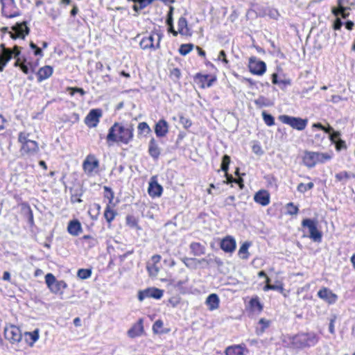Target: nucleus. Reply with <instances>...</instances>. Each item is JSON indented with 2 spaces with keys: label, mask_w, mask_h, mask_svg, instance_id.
I'll return each mask as SVG.
<instances>
[{
  "label": "nucleus",
  "mask_w": 355,
  "mask_h": 355,
  "mask_svg": "<svg viewBox=\"0 0 355 355\" xmlns=\"http://www.w3.org/2000/svg\"><path fill=\"white\" fill-rule=\"evenodd\" d=\"M3 279L5 280V281H10V274L9 272L5 271L3 272Z\"/></svg>",
  "instance_id": "63"
},
{
  "label": "nucleus",
  "mask_w": 355,
  "mask_h": 355,
  "mask_svg": "<svg viewBox=\"0 0 355 355\" xmlns=\"http://www.w3.org/2000/svg\"><path fill=\"white\" fill-rule=\"evenodd\" d=\"M318 296L329 304H334L338 300V295L326 287L319 290Z\"/></svg>",
  "instance_id": "17"
},
{
  "label": "nucleus",
  "mask_w": 355,
  "mask_h": 355,
  "mask_svg": "<svg viewBox=\"0 0 355 355\" xmlns=\"http://www.w3.org/2000/svg\"><path fill=\"white\" fill-rule=\"evenodd\" d=\"M340 9H341V14H340L341 17L343 19H346L347 17H348L349 15V13L348 12H347V10H349V8L347 7H345L343 6H340Z\"/></svg>",
  "instance_id": "52"
},
{
  "label": "nucleus",
  "mask_w": 355,
  "mask_h": 355,
  "mask_svg": "<svg viewBox=\"0 0 355 355\" xmlns=\"http://www.w3.org/2000/svg\"><path fill=\"white\" fill-rule=\"evenodd\" d=\"M148 152L150 156L155 159H157L159 156V148L158 147L154 139H152L150 141Z\"/></svg>",
  "instance_id": "31"
},
{
  "label": "nucleus",
  "mask_w": 355,
  "mask_h": 355,
  "mask_svg": "<svg viewBox=\"0 0 355 355\" xmlns=\"http://www.w3.org/2000/svg\"><path fill=\"white\" fill-rule=\"evenodd\" d=\"M312 127L320 129V130L324 131V132L328 133V134H331L334 131V129L332 127L328 126L327 128H325L320 123H313Z\"/></svg>",
  "instance_id": "41"
},
{
  "label": "nucleus",
  "mask_w": 355,
  "mask_h": 355,
  "mask_svg": "<svg viewBox=\"0 0 355 355\" xmlns=\"http://www.w3.org/2000/svg\"><path fill=\"white\" fill-rule=\"evenodd\" d=\"M341 100V97L338 95L331 96V101L333 103H338Z\"/></svg>",
  "instance_id": "61"
},
{
  "label": "nucleus",
  "mask_w": 355,
  "mask_h": 355,
  "mask_svg": "<svg viewBox=\"0 0 355 355\" xmlns=\"http://www.w3.org/2000/svg\"><path fill=\"white\" fill-rule=\"evenodd\" d=\"M248 67L252 73L258 76L263 75L266 71V63L254 57L250 58Z\"/></svg>",
  "instance_id": "14"
},
{
  "label": "nucleus",
  "mask_w": 355,
  "mask_h": 355,
  "mask_svg": "<svg viewBox=\"0 0 355 355\" xmlns=\"http://www.w3.org/2000/svg\"><path fill=\"white\" fill-rule=\"evenodd\" d=\"M279 119L282 123L288 124L297 130H303L308 123L307 119L288 115H281Z\"/></svg>",
  "instance_id": "9"
},
{
  "label": "nucleus",
  "mask_w": 355,
  "mask_h": 355,
  "mask_svg": "<svg viewBox=\"0 0 355 355\" xmlns=\"http://www.w3.org/2000/svg\"><path fill=\"white\" fill-rule=\"evenodd\" d=\"M45 282L48 288L53 293H58L59 291L66 288L67 286L65 282L56 280L55 276L51 273L46 275Z\"/></svg>",
  "instance_id": "13"
},
{
  "label": "nucleus",
  "mask_w": 355,
  "mask_h": 355,
  "mask_svg": "<svg viewBox=\"0 0 355 355\" xmlns=\"http://www.w3.org/2000/svg\"><path fill=\"white\" fill-rule=\"evenodd\" d=\"M126 221L128 225H129L131 227H135L137 225V221L135 218L132 216H128L126 217Z\"/></svg>",
  "instance_id": "51"
},
{
  "label": "nucleus",
  "mask_w": 355,
  "mask_h": 355,
  "mask_svg": "<svg viewBox=\"0 0 355 355\" xmlns=\"http://www.w3.org/2000/svg\"><path fill=\"white\" fill-rule=\"evenodd\" d=\"M163 326V322L162 321L158 320H157L154 324H153V329L155 332H156L157 331L158 329L161 328Z\"/></svg>",
  "instance_id": "55"
},
{
  "label": "nucleus",
  "mask_w": 355,
  "mask_h": 355,
  "mask_svg": "<svg viewBox=\"0 0 355 355\" xmlns=\"http://www.w3.org/2000/svg\"><path fill=\"white\" fill-rule=\"evenodd\" d=\"M92 275V271L89 269H79L77 272V275L80 279H86L89 278Z\"/></svg>",
  "instance_id": "36"
},
{
  "label": "nucleus",
  "mask_w": 355,
  "mask_h": 355,
  "mask_svg": "<svg viewBox=\"0 0 355 355\" xmlns=\"http://www.w3.org/2000/svg\"><path fill=\"white\" fill-rule=\"evenodd\" d=\"M104 190H105L104 196L105 198H107L109 200L107 205H110L111 206H112L113 200H114V192L112 191V189L110 187H106V186L104 187Z\"/></svg>",
  "instance_id": "34"
},
{
  "label": "nucleus",
  "mask_w": 355,
  "mask_h": 355,
  "mask_svg": "<svg viewBox=\"0 0 355 355\" xmlns=\"http://www.w3.org/2000/svg\"><path fill=\"white\" fill-rule=\"evenodd\" d=\"M67 90L71 91V95H73L76 92L79 93L81 96H84L85 94V92L82 88L78 87H68Z\"/></svg>",
  "instance_id": "46"
},
{
  "label": "nucleus",
  "mask_w": 355,
  "mask_h": 355,
  "mask_svg": "<svg viewBox=\"0 0 355 355\" xmlns=\"http://www.w3.org/2000/svg\"><path fill=\"white\" fill-rule=\"evenodd\" d=\"M298 212L297 207L295 206L292 202L287 205V213L290 215L297 214Z\"/></svg>",
  "instance_id": "43"
},
{
  "label": "nucleus",
  "mask_w": 355,
  "mask_h": 355,
  "mask_svg": "<svg viewBox=\"0 0 355 355\" xmlns=\"http://www.w3.org/2000/svg\"><path fill=\"white\" fill-rule=\"evenodd\" d=\"M162 34L159 32H152L148 36H145L141 40L139 45L141 49H158Z\"/></svg>",
  "instance_id": "7"
},
{
  "label": "nucleus",
  "mask_w": 355,
  "mask_h": 355,
  "mask_svg": "<svg viewBox=\"0 0 355 355\" xmlns=\"http://www.w3.org/2000/svg\"><path fill=\"white\" fill-rule=\"evenodd\" d=\"M343 26V22L340 19L337 18L334 24V28L335 30H340Z\"/></svg>",
  "instance_id": "54"
},
{
  "label": "nucleus",
  "mask_w": 355,
  "mask_h": 355,
  "mask_svg": "<svg viewBox=\"0 0 355 355\" xmlns=\"http://www.w3.org/2000/svg\"><path fill=\"white\" fill-rule=\"evenodd\" d=\"M250 304L252 309H257L258 311L262 310V305L261 304L258 297L251 299Z\"/></svg>",
  "instance_id": "40"
},
{
  "label": "nucleus",
  "mask_w": 355,
  "mask_h": 355,
  "mask_svg": "<svg viewBox=\"0 0 355 355\" xmlns=\"http://www.w3.org/2000/svg\"><path fill=\"white\" fill-rule=\"evenodd\" d=\"M180 121L185 128H189L191 125V122L186 118L182 117Z\"/></svg>",
  "instance_id": "56"
},
{
  "label": "nucleus",
  "mask_w": 355,
  "mask_h": 355,
  "mask_svg": "<svg viewBox=\"0 0 355 355\" xmlns=\"http://www.w3.org/2000/svg\"><path fill=\"white\" fill-rule=\"evenodd\" d=\"M4 338L10 344H18L22 339V334L19 327L15 325H9L4 328Z\"/></svg>",
  "instance_id": "8"
},
{
  "label": "nucleus",
  "mask_w": 355,
  "mask_h": 355,
  "mask_svg": "<svg viewBox=\"0 0 355 355\" xmlns=\"http://www.w3.org/2000/svg\"><path fill=\"white\" fill-rule=\"evenodd\" d=\"M259 323L262 324V328L261 329V333H263L265 331V329L269 326V322L264 318H261L259 320Z\"/></svg>",
  "instance_id": "53"
},
{
  "label": "nucleus",
  "mask_w": 355,
  "mask_h": 355,
  "mask_svg": "<svg viewBox=\"0 0 355 355\" xmlns=\"http://www.w3.org/2000/svg\"><path fill=\"white\" fill-rule=\"evenodd\" d=\"M53 73V68L50 66H44L40 68L37 72L38 81L41 82L49 78Z\"/></svg>",
  "instance_id": "26"
},
{
  "label": "nucleus",
  "mask_w": 355,
  "mask_h": 355,
  "mask_svg": "<svg viewBox=\"0 0 355 355\" xmlns=\"http://www.w3.org/2000/svg\"><path fill=\"white\" fill-rule=\"evenodd\" d=\"M250 243L248 242L244 243L239 250V255L243 259H248L249 257L248 248Z\"/></svg>",
  "instance_id": "33"
},
{
  "label": "nucleus",
  "mask_w": 355,
  "mask_h": 355,
  "mask_svg": "<svg viewBox=\"0 0 355 355\" xmlns=\"http://www.w3.org/2000/svg\"><path fill=\"white\" fill-rule=\"evenodd\" d=\"M133 137V128L125 127L119 123H115L109 130L107 135V142L128 144Z\"/></svg>",
  "instance_id": "2"
},
{
  "label": "nucleus",
  "mask_w": 355,
  "mask_h": 355,
  "mask_svg": "<svg viewBox=\"0 0 355 355\" xmlns=\"http://www.w3.org/2000/svg\"><path fill=\"white\" fill-rule=\"evenodd\" d=\"M138 129L141 132L148 133L150 131L149 125L146 122L139 123Z\"/></svg>",
  "instance_id": "44"
},
{
  "label": "nucleus",
  "mask_w": 355,
  "mask_h": 355,
  "mask_svg": "<svg viewBox=\"0 0 355 355\" xmlns=\"http://www.w3.org/2000/svg\"><path fill=\"white\" fill-rule=\"evenodd\" d=\"M338 8H332V13L335 15V16H338L341 14V9H340V6H343L342 5V1L341 0H338Z\"/></svg>",
  "instance_id": "50"
},
{
  "label": "nucleus",
  "mask_w": 355,
  "mask_h": 355,
  "mask_svg": "<svg viewBox=\"0 0 355 355\" xmlns=\"http://www.w3.org/2000/svg\"><path fill=\"white\" fill-rule=\"evenodd\" d=\"M218 60H221L225 64H227L228 63V60L226 58L225 52L223 50H222L219 52V54L218 56Z\"/></svg>",
  "instance_id": "48"
},
{
  "label": "nucleus",
  "mask_w": 355,
  "mask_h": 355,
  "mask_svg": "<svg viewBox=\"0 0 355 355\" xmlns=\"http://www.w3.org/2000/svg\"><path fill=\"white\" fill-rule=\"evenodd\" d=\"M30 46L32 49L34 50L35 55H36V56L39 55L40 57L43 56V53L42 51V49L40 48L37 47V45L35 44L33 42H31Z\"/></svg>",
  "instance_id": "45"
},
{
  "label": "nucleus",
  "mask_w": 355,
  "mask_h": 355,
  "mask_svg": "<svg viewBox=\"0 0 355 355\" xmlns=\"http://www.w3.org/2000/svg\"><path fill=\"white\" fill-rule=\"evenodd\" d=\"M1 3V12L4 17L12 18L20 15L18 8L14 0H0Z\"/></svg>",
  "instance_id": "10"
},
{
  "label": "nucleus",
  "mask_w": 355,
  "mask_h": 355,
  "mask_svg": "<svg viewBox=\"0 0 355 355\" xmlns=\"http://www.w3.org/2000/svg\"><path fill=\"white\" fill-rule=\"evenodd\" d=\"M67 230L70 234L73 236H78L82 232L83 228L78 220H73L69 223Z\"/></svg>",
  "instance_id": "23"
},
{
  "label": "nucleus",
  "mask_w": 355,
  "mask_h": 355,
  "mask_svg": "<svg viewBox=\"0 0 355 355\" xmlns=\"http://www.w3.org/2000/svg\"><path fill=\"white\" fill-rule=\"evenodd\" d=\"M163 293L164 292L161 289L149 288L144 291H140L138 294V299L141 302L148 297L160 299L163 296Z\"/></svg>",
  "instance_id": "15"
},
{
  "label": "nucleus",
  "mask_w": 355,
  "mask_h": 355,
  "mask_svg": "<svg viewBox=\"0 0 355 355\" xmlns=\"http://www.w3.org/2000/svg\"><path fill=\"white\" fill-rule=\"evenodd\" d=\"M189 248L194 256H201L205 254V247L198 242H192Z\"/></svg>",
  "instance_id": "25"
},
{
  "label": "nucleus",
  "mask_w": 355,
  "mask_h": 355,
  "mask_svg": "<svg viewBox=\"0 0 355 355\" xmlns=\"http://www.w3.org/2000/svg\"><path fill=\"white\" fill-rule=\"evenodd\" d=\"M220 248L226 252H232L236 248V241L232 236H226L221 241Z\"/></svg>",
  "instance_id": "22"
},
{
  "label": "nucleus",
  "mask_w": 355,
  "mask_h": 355,
  "mask_svg": "<svg viewBox=\"0 0 355 355\" xmlns=\"http://www.w3.org/2000/svg\"><path fill=\"white\" fill-rule=\"evenodd\" d=\"M178 28L180 34L182 35H191L192 33L188 27L187 19L182 17L179 19L178 22Z\"/></svg>",
  "instance_id": "24"
},
{
  "label": "nucleus",
  "mask_w": 355,
  "mask_h": 355,
  "mask_svg": "<svg viewBox=\"0 0 355 355\" xmlns=\"http://www.w3.org/2000/svg\"><path fill=\"white\" fill-rule=\"evenodd\" d=\"M262 116L266 125L271 126L275 124V119L272 115L267 114L266 112H263Z\"/></svg>",
  "instance_id": "38"
},
{
  "label": "nucleus",
  "mask_w": 355,
  "mask_h": 355,
  "mask_svg": "<svg viewBox=\"0 0 355 355\" xmlns=\"http://www.w3.org/2000/svg\"><path fill=\"white\" fill-rule=\"evenodd\" d=\"M317 343L318 338L315 334H298L293 339V344L297 348L313 346Z\"/></svg>",
  "instance_id": "5"
},
{
  "label": "nucleus",
  "mask_w": 355,
  "mask_h": 355,
  "mask_svg": "<svg viewBox=\"0 0 355 355\" xmlns=\"http://www.w3.org/2000/svg\"><path fill=\"white\" fill-rule=\"evenodd\" d=\"M12 31H9L8 27L2 28L3 31L8 32L10 37L12 39L22 38L24 39L26 35L29 33V28H28L26 22L18 23L12 27Z\"/></svg>",
  "instance_id": "11"
},
{
  "label": "nucleus",
  "mask_w": 355,
  "mask_h": 355,
  "mask_svg": "<svg viewBox=\"0 0 355 355\" xmlns=\"http://www.w3.org/2000/svg\"><path fill=\"white\" fill-rule=\"evenodd\" d=\"M193 48V44H182L179 49V52L181 55H186L192 51Z\"/></svg>",
  "instance_id": "35"
},
{
  "label": "nucleus",
  "mask_w": 355,
  "mask_h": 355,
  "mask_svg": "<svg viewBox=\"0 0 355 355\" xmlns=\"http://www.w3.org/2000/svg\"><path fill=\"white\" fill-rule=\"evenodd\" d=\"M102 116V111L99 109L92 110L85 119V124L90 127H96Z\"/></svg>",
  "instance_id": "16"
},
{
  "label": "nucleus",
  "mask_w": 355,
  "mask_h": 355,
  "mask_svg": "<svg viewBox=\"0 0 355 355\" xmlns=\"http://www.w3.org/2000/svg\"><path fill=\"white\" fill-rule=\"evenodd\" d=\"M332 157V153H319L306 151L303 156V162L309 168H312L317 164L324 163Z\"/></svg>",
  "instance_id": "4"
},
{
  "label": "nucleus",
  "mask_w": 355,
  "mask_h": 355,
  "mask_svg": "<svg viewBox=\"0 0 355 355\" xmlns=\"http://www.w3.org/2000/svg\"><path fill=\"white\" fill-rule=\"evenodd\" d=\"M230 163V157L225 155L223 157L222 164H221V169L225 173V175L227 177V180L230 182H234V178L232 175H229L227 173L229 169V165Z\"/></svg>",
  "instance_id": "29"
},
{
  "label": "nucleus",
  "mask_w": 355,
  "mask_h": 355,
  "mask_svg": "<svg viewBox=\"0 0 355 355\" xmlns=\"http://www.w3.org/2000/svg\"><path fill=\"white\" fill-rule=\"evenodd\" d=\"M163 191V187L158 184L156 176H153L149 182L148 193L153 198L161 196Z\"/></svg>",
  "instance_id": "18"
},
{
  "label": "nucleus",
  "mask_w": 355,
  "mask_h": 355,
  "mask_svg": "<svg viewBox=\"0 0 355 355\" xmlns=\"http://www.w3.org/2000/svg\"><path fill=\"white\" fill-rule=\"evenodd\" d=\"M114 205H115L113 204L112 206H111L110 205H107L106 206L104 212V217L108 223H111L114 219L115 216L116 214L114 210L113 209Z\"/></svg>",
  "instance_id": "32"
},
{
  "label": "nucleus",
  "mask_w": 355,
  "mask_h": 355,
  "mask_svg": "<svg viewBox=\"0 0 355 355\" xmlns=\"http://www.w3.org/2000/svg\"><path fill=\"white\" fill-rule=\"evenodd\" d=\"M252 150L256 154H261L262 153L261 148L260 146L258 144L253 145Z\"/></svg>",
  "instance_id": "57"
},
{
  "label": "nucleus",
  "mask_w": 355,
  "mask_h": 355,
  "mask_svg": "<svg viewBox=\"0 0 355 355\" xmlns=\"http://www.w3.org/2000/svg\"><path fill=\"white\" fill-rule=\"evenodd\" d=\"M31 134L26 131L18 134V142L20 144L19 152L21 156L31 157L36 155L39 150L38 143L31 139Z\"/></svg>",
  "instance_id": "3"
},
{
  "label": "nucleus",
  "mask_w": 355,
  "mask_h": 355,
  "mask_svg": "<svg viewBox=\"0 0 355 355\" xmlns=\"http://www.w3.org/2000/svg\"><path fill=\"white\" fill-rule=\"evenodd\" d=\"M161 260V256L159 255H154L152 257V259H151V261H152V263L153 264H157V263H159Z\"/></svg>",
  "instance_id": "58"
},
{
  "label": "nucleus",
  "mask_w": 355,
  "mask_h": 355,
  "mask_svg": "<svg viewBox=\"0 0 355 355\" xmlns=\"http://www.w3.org/2000/svg\"><path fill=\"white\" fill-rule=\"evenodd\" d=\"M24 338L26 342L32 347L39 339V329H36L32 332H26L24 334Z\"/></svg>",
  "instance_id": "28"
},
{
  "label": "nucleus",
  "mask_w": 355,
  "mask_h": 355,
  "mask_svg": "<svg viewBox=\"0 0 355 355\" xmlns=\"http://www.w3.org/2000/svg\"><path fill=\"white\" fill-rule=\"evenodd\" d=\"M20 47L18 46L15 45L12 50L10 48H6L4 44H1L0 45V71H3L12 57L16 59L15 66L19 67L24 73L27 74L30 71H33L34 67L32 64L28 62L25 57H20Z\"/></svg>",
  "instance_id": "1"
},
{
  "label": "nucleus",
  "mask_w": 355,
  "mask_h": 355,
  "mask_svg": "<svg viewBox=\"0 0 355 355\" xmlns=\"http://www.w3.org/2000/svg\"><path fill=\"white\" fill-rule=\"evenodd\" d=\"M272 290L278 291L280 293H282L284 291V288L282 285H272Z\"/></svg>",
  "instance_id": "60"
},
{
  "label": "nucleus",
  "mask_w": 355,
  "mask_h": 355,
  "mask_svg": "<svg viewBox=\"0 0 355 355\" xmlns=\"http://www.w3.org/2000/svg\"><path fill=\"white\" fill-rule=\"evenodd\" d=\"M194 261H197L198 263H200L201 262L205 261V259H202L201 260H197L196 259H189V258H185L184 259V263L188 267L190 266V265H191L190 262H194Z\"/></svg>",
  "instance_id": "49"
},
{
  "label": "nucleus",
  "mask_w": 355,
  "mask_h": 355,
  "mask_svg": "<svg viewBox=\"0 0 355 355\" xmlns=\"http://www.w3.org/2000/svg\"><path fill=\"white\" fill-rule=\"evenodd\" d=\"M354 26V24L352 21H347L345 24V27L348 30H352Z\"/></svg>",
  "instance_id": "62"
},
{
  "label": "nucleus",
  "mask_w": 355,
  "mask_h": 355,
  "mask_svg": "<svg viewBox=\"0 0 355 355\" xmlns=\"http://www.w3.org/2000/svg\"><path fill=\"white\" fill-rule=\"evenodd\" d=\"M303 227L309 229V237L315 242H320L322 239V233L317 229L316 221L306 218L302 222Z\"/></svg>",
  "instance_id": "12"
},
{
  "label": "nucleus",
  "mask_w": 355,
  "mask_h": 355,
  "mask_svg": "<svg viewBox=\"0 0 355 355\" xmlns=\"http://www.w3.org/2000/svg\"><path fill=\"white\" fill-rule=\"evenodd\" d=\"M334 321L335 319H331L329 323V330L331 334H334Z\"/></svg>",
  "instance_id": "59"
},
{
  "label": "nucleus",
  "mask_w": 355,
  "mask_h": 355,
  "mask_svg": "<svg viewBox=\"0 0 355 355\" xmlns=\"http://www.w3.org/2000/svg\"><path fill=\"white\" fill-rule=\"evenodd\" d=\"M144 320L140 318L138 322L134 324L132 327L128 331V336L131 338L141 336L144 333L143 325Z\"/></svg>",
  "instance_id": "19"
},
{
  "label": "nucleus",
  "mask_w": 355,
  "mask_h": 355,
  "mask_svg": "<svg viewBox=\"0 0 355 355\" xmlns=\"http://www.w3.org/2000/svg\"><path fill=\"white\" fill-rule=\"evenodd\" d=\"M99 162L94 155H89L86 157L83 163V168L88 177H93L98 174Z\"/></svg>",
  "instance_id": "6"
},
{
  "label": "nucleus",
  "mask_w": 355,
  "mask_h": 355,
  "mask_svg": "<svg viewBox=\"0 0 355 355\" xmlns=\"http://www.w3.org/2000/svg\"><path fill=\"white\" fill-rule=\"evenodd\" d=\"M313 187V183L309 182L308 184L300 183L297 186V191L301 193H304L308 190L311 189Z\"/></svg>",
  "instance_id": "39"
},
{
  "label": "nucleus",
  "mask_w": 355,
  "mask_h": 355,
  "mask_svg": "<svg viewBox=\"0 0 355 355\" xmlns=\"http://www.w3.org/2000/svg\"><path fill=\"white\" fill-rule=\"evenodd\" d=\"M78 12V8L76 6H73L72 10H71V15L72 16H75Z\"/></svg>",
  "instance_id": "64"
},
{
  "label": "nucleus",
  "mask_w": 355,
  "mask_h": 355,
  "mask_svg": "<svg viewBox=\"0 0 355 355\" xmlns=\"http://www.w3.org/2000/svg\"><path fill=\"white\" fill-rule=\"evenodd\" d=\"M219 298L216 294L212 293L209 295L207 300L206 304L209 306V310L213 311L218 308Z\"/></svg>",
  "instance_id": "27"
},
{
  "label": "nucleus",
  "mask_w": 355,
  "mask_h": 355,
  "mask_svg": "<svg viewBox=\"0 0 355 355\" xmlns=\"http://www.w3.org/2000/svg\"><path fill=\"white\" fill-rule=\"evenodd\" d=\"M254 200L257 203L266 206L270 203V194L266 190H260L255 193Z\"/></svg>",
  "instance_id": "20"
},
{
  "label": "nucleus",
  "mask_w": 355,
  "mask_h": 355,
  "mask_svg": "<svg viewBox=\"0 0 355 355\" xmlns=\"http://www.w3.org/2000/svg\"><path fill=\"white\" fill-rule=\"evenodd\" d=\"M147 270L150 276H156L159 272V267L156 264L148 263L147 265Z\"/></svg>",
  "instance_id": "37"
},
{
  "label": "nucleus",
  "mask_w": 355,
  "mask_h": 355,
  "mask_svg": "<svg viewBox=\"0 0 355 355\" xmlns=\"http://www.w3.org/2000/svg\"><path fill=\"white\" fill-rule=\"evenodd\" d=\"M245 349L241 345L230 346L225 349L226 355H245Z\"/></svg>",
  "instance_id": "30"
},
{
  "label": "nucleus",
  "mask_w": 355,
  "mask_h": 355,
  "mask_svg": "<svg viewBox=\"0 0 355 355\" xmlns=\"http://www.w3.org/2000/svg\"><path fill=\"white\" fill-rule=\"evenodd\" d=\"M336 179L338 180V181H343V180H347L349 178V175L348 174L347 172L346 171H342L340 173H338L337 174H336Z\"/></svg>",
  "instance_id": "42"
},
{
  "label": "nucleus",
  "mask_w": 355,
  "mask_h": 355,
  "mask_svg": "<svg viewBox=\"0 0 355 355\" xmlns=\"http://www.w3.org/2000/svg\"><path fill=\"white\" fill-rule=\"evenodd\" d=\"M173 7H169V11L167 14L166 24L168 25H171L173 24Z\"/></svg>",
  "instance_id": "47"
},
{
  "label": "nucleus",
  "mask_w": 355,
  "mask_h": 355,
  "mask_svg": "<svg viewBox=\"0 0 355 355\" xmlns=\"http://www.w3.org/2000/svg\"><path fill=\"white\" fill-rule=\"evenodd\" d=\"M168 132V124L164 119L159 120L155 126V132L158 137H163Z\"/></svg>",
  "instance_id": "21"
}]
</instances>
